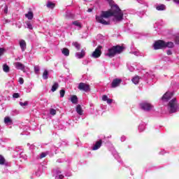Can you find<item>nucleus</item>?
<instances>
[{
    "label": "nucleus",
    "mask_w": 179,
    "mask_h": 179,
    "mask_svg": "<svg viewBox=\"0 0 179 179\" xmlns=\"http://www.w3.org/2000/svg\"><path fill=\"white\" fill-rule=\"evenodd\" d=\"M108 2L110 10L108 11H102L100 15H96V20L98 23L103 24L104 26H108L111 24V20L110 17L113 16V22L114 23H120L124 20V13L118 6L114 4L113 0H105Z\"/></svg>",
    "instance_id": "f257e3e1"
},
{
    "label": "nucleus",
    "mask_w": 179,
    "mask_h": 179,
    "mask_svg": "<svg viewBox=\"0 0 179 179\" xmlns=\"http://www.w3.org/2000/svg\"><path fill=\"white\" fill-rule=\"evenodd\" d=\"M122 51H124V47L116 45L109 48L106 55L112 58V57H114L116 54H121Z\"/></svg>",
    "instance_id": "f03ea898"
},
{
    "label": "nucleus",
    "mask_w": 179,
    "mask_h": 179,
    "mask_svg": "<svg viewBox=\"0 0 179 179\" xmlns=\"http://www.w3.org/2000/svg\"><path fill=\"white\" fill-rule=\"evenodd\" d=\"M168 110L171 114L179 111V105L178 102L177 101V99L173 98L172 100L169 101L168 105Z\"/></svg>",
    "instance_id": "7ed1b4c3"
},
{
    "label": "nucleus",
    "mask_w": 179,
    "mask_h": 179,
    "mask_svg": "<svg viewBox=\"0 0 179 179\" xmlns=\"http://www.w3.org/2000/svg\"><path fill=\"white\" fill-rule=\"evenodd\" d=\"M140 107L144 111H151V110H153V106L148 102L141 103Z\"/></svg>",
    "instance_id": "20e7f679"
},
{
    "label": "nucleus",
    "mask_w": 179,
    "mask_h": 179,
    "mask_svg": "<svg viewBox=\"0 0 179 179\" xmlns=\"http://www.w3.org/2000/svg\"><path fill=\"white\" fill-rule=\"evenodd\" d=\"M166 42L164 41L159 40L154 43V50H162L164 48Z\"/></svg>",
    "instance_id": "39448f33"
},
{
    "label": "nucleus",
    "mask_w": 179,
    "mask_h": 179,
    "mask_svg": "<svg viewBox=\"0 0 179 179\" xmlns=\"http://www.w3.org/2000/svg\"><path fill=\"white\" fill-rule=\"evenodd\" d=\"M78 89L79 90H82L83 92L87 93V92H90V85L85 83H80L78 85Z\"/></svg>",
    "instance_id": "423d86ee"
},
{
    "label": "nucleus",
    "mask_w": 179,
    "mask_h": 179,
    "mask_svg": "<svg viewBox=\"0 0 179 179\" xmlns=\"http://www.w3.org/2000/svg\"><path fill=\"white\" fill-rule=\"evenodd\" d=\"M101 55V46H98L95 50L92 52V58H99Z\"/></svg>",
    "instance_id": "0eeeda50"
},
{
    "label": "nucleus",
    "mask_w": 179,
    "mask_h": 179,
    "mask_svg": "<svg viewBox=\"0 0 179 179\" xmlns=\"http://www.w3.org/2000/svg\"><path fill=\"white\" fill-rule=\"evenodd\" d=\"M121 82L122 80L121 78H115L111 83V87L115 89V87H118L120 85H121Z\"/></svg>",
    "instance_id": "6e6552de"
},
{
    "label": "nucleus",
    "mask_w": 179,
    "mask_h": 179,
    "mask_svg": "<svg viewBox=\"0 0 179 179\" xmlns=\"http://www.w3.org/2000/svg\"><path fill=\"white\" fill-rule=\"evenodd\" d=\"M171 97H173V92H166L162 97V101H169Z\"/></svg>",
    "instance_id": "1a4fd4ad"
},
{
    "label": "nucleus",
    "mask_w": 179,
    "mask_h": 179,
    "mask_svg": "<svg viewBox=\"0 0 179 179\" xmlns=\"http://www.w3.org/2000/svg\"><path fill=\"white\" fill-rule=\"evenodd\" d=\"M71 24L74 26L76 30H80L82 29V22H79V20L73 21Z\"/></svg>",
    "instance_id": "9d476101"
},
{
    "label": "nucleus",
    "mask_w": 179,
    "mask_h": 179,
    "mask_svg": "<svg viewBox=\"0 0 179 179\" xmlns=\"http://www.w3.org/2000/svg\"><path fill=\"white\" fill-rule=\"evenodd\" d=\"M86 55V52L85 49H83L80 52H76V57L78 59H82Z\"/></svg>",
    "instance_id": "9b49d317"
},
{
    "label": "nucleus",
    "mask_w": 179,
    "mask_h": 179,
    "mask_svg": "<svg viewBox=\"0 0 179 179\" xmlns=\"http://www.w3.org/2000/svg\"><path fill=\"white\" fill-rule=\"evenodd\" d=\"M102 143H103V141L101 140L96 141L92 149L93 150H98V149H100V148H101Z\"/></svg>",
    "instance_id": "f8f14e48"
},
{
    "label": "nucleus",
    "mask_w": 179,
    "mask_h": 179,
    "mask_svg": "<svg viewBox=\"0 0 179 179\" xmlns=\"http://www.w3.org/2000/svg\"><path fill=\"white\" fill-rule=\"evenodd\" d=\"M14 66H15L16 69H20V71H24V64L20 62H15Z\"/></svg>",
    "instance_id": "ddd939ff"
},
{
    "label": "nucleus",
    "mask_w": 179,
    "mask_h": 179,
    "mask_svg": "<svg viewBox=\"0 0 179 179\" xmlns=\"http://www.w3.org/2000/svg\"><path fill=\"white\" fill-rule=\"evenodd\" d=\"M20 47L22 52H24V51H26V41L24 40H21L20 41Z\"/></svg>",
    "instance_id": "4468645a"
},
{
    "label": "nucleus",
    "mask_w": 179,
    "mask_h": 179,
    "mask_svg": "<svg viewBox=\"0 0 179 179\" xmlns=\"http://www.w3.org/2000/svg\"><path fill=\"white\" fill-rule=\"evenodd\" d=\"M103 101H106L107 104H111L113 103V99H109L107 95H103L102 96Z\"/></svg>",
    "instance_id": "2eb2a0df"
},
{
    "label": "nucleus",
    "mask_w": 179,
    "mask_h": 179,
    "mask_svg": "<svg viewBox=\"0 0 179 179\" xmlns=\"http://www.w3.org/2000/svg\"><path fill=\"white\" fill-rule=\"evenodd\" d=\"M34 15L31 11H29L27 14H25V17L27 18L28 20H33Z\"/></svg>",
    "instance_id": "dca6fc26"
},
{
    "label": "nucleus",
    "mask_w": 179,
    "mask_h": 179,
    "mask_svg": "<svg viewBox=\"0 0 179 179\" xmlns=\"http://www.w3.org/2000/svg\"><path fill=\"white\" fill-rule=\"evenodd\" d=\"M76 112L78 113V115H83V110H82V106H80V105H78L76 106Z\"/></svg>",
    "instance_id": "f3484780"
},
{
    "label": "nucleus",
    "mask_w": 179,
    "mask_h": 179,
    "mask_svg": "<svg viewBox=\"0 0 179 179\" xmlns=\"http://www.w3.org/2000/svg\"><path fill=\"white\" fill-rule=\"evenodd\" d=\"M70 100L73 104H78V96L76 95L71 96Z\"/></svg>",
    "instance_id": "a211bd4d"
},
{
    "label": "nucleus",
    "mask_w": 179,
    "mask_h": 179,
    "mask_svg": "<svg viewBox=\"0 0 179 179\" xmlns=\"http://www.w3.org/2000/svg\"><path fill=\"white\" fill-rule=\"evenodd\" d=\"M4 123L6 124V125H12V119H10V117H6L4 118Z\"/></svg>",
    "instance_id": "6ab92c4d"
},
{
    "label": "nucleus",
    "mask_w": 179,
    "mask_h": 179,
    "mask_svg": "<svg viewBox=\"0 0 179 179\" xmlns=\"http://www.w3.org/2000/svg\"><path fill=\"white\" fill-rule=\"evenodd\" d=\"M140 79L141 78H139V76H136L131 79V81L134 85H138V83H139Z\"/></svg>",
    "instance_id": "aec40b11"
},
{
    "label": "nucleus",
    "mask_w": 179,
    "mask_h": 179,
    "mask_svg": "<svg viewBox=\"0 0 179 179\" xmlns=\"http://www.w3.org/2000/svg\"><path fill=\"white\" fill-rule=\"evenodd\" d=\"M174 47V43L173 42H165L164 48H173Z\"/></svg>",
    "instance_id": "412c9836"
},
{
    "label": "nucleus",
    "mask_w": 179,
    "mask_h": 179,
    "mask_svg": "<svg viewBox=\"0 0 179 179\" xmlns=\"http://www.w3.org/2000/svg\"><path fill=\"white\" fill-rule=\"evenodd\" d=\"M62 52L63 55H65V57H69V50L68 48H64L62 50Z\"/></svg>",
    "instance_id": "4be33fe9"
},
{
    "label": "nucleus",
    "mask_w": 179,
    "mask_h": 179,
    "mask_svg": "<svg viewBox=\"0 0 179 179\" xmlns=\"http://www.w3.org/2000/svg\"><path fill=\"white\" fill-rule=\"evenodd\" d=\"M56 177L55 179H63L64 178V175L61 174V171H56Z\"/></svg>",
    "instance_id": "5701e85b"
},
{
    "label": "nucleus",
    "mask_w": 179,
    "mask_h": 179,
    "mask_svg": "<svg viewBox=\"0 0 179 179\" xmlns=\"http://www.w3.org/2000/svg\"><path fill=\"white\" fill-rule=\"evenodd\" d=\"M3 72H6V73H8V72H9V71H10V68L9 67V66H8V64H3Z\"/></svg>",
    "instance_id": "b1692460"
},
{
    "label": "nucleus",
    "mask_w": 179,
    "mask_h": 179,
    "mask_svg": "<svg viewBox=\"0 0 179 179\" xmlns=\"http://www.w3.org/2000/svg\"><path fill=\"white\" fill-rule=\"evenodd\" d=\"M157 10H166V6L164 4H161L156 7Z\"/></svg>",
    "instance_id": "393cba45"
},
{
    "label": "nucleus",
    "mask_w": 179,
    "mask_h": 179,
    "mask_svg": "<svg viewBox=\"0 0 179 179\" xmlns=\"http://www.w3.org/2000/svg\"><path fill=\"white\" fill-rule=\"evenodd\" d=\"M113 156H114L115 159H117V162H119V163H121V159L120 158V155L118 154V152L115 151L113 153Z\"/></svg>",
    "instance_id": "a878e982"
},
{
    "label": "nucleus",
    "mask_w": 179,
    "mask_h": 179,
    "mask_svg": "<svg viewBox=\"0 0 179 179\" xmlns=\"http://www.w3.org/2000/svg\"><path fill=\"white\" fill-rule=\"evenodd\" d=\"M0 164L1 166H3V164H6V160L5 159V157L3 156L0 155Z\"/></svg>",
    "instance_id": "bb28decb"
},
{
    "label": "nucleus",
    "mask_w": 179,
    "mask_h": 179,
    "mask_svg": "<svg viewBox=\"0 0 179 179\" xmlns=\"http://www.w3.org/2000/svg\"><path fill=\"white\" fill-rule=\"evenodd\" d=\"M43 79L45 80L48 79V71L45 70L43 73Z\"/></svg>",
    "instance_id": "cd10ccee"
},
{
    "label": "nucleus",
    "mask_w": 179,
    "mask_h": 179,
    "mask_svg": "<svg viewBox=\"0 0 179 179\" xmlns=\"http://www.w3.org/2000/svg\"><path fill=\"white\" fill-rule=\"evenodd\" d=\"M58 83H55L54 85L52 87V92H55V90H57V89H58Z\"/></svg>",
    "instance_id": "c85d7f7f"
},
{
    "label": "nucleus",
    "mask_w": 179,
    "mask_h": 179,
    "mask_svg": "<svg viewBox=\"0 0 179 179\" xmlns=\"http://www.w3.org/2000/svg\"><path fill=\"white\" fill-rule=\"evenodd\" d=\"M138 129L141 132H143V131H145V123H142L138 126Z\"/></svg>",
    "instance_id": "c756f323"
},
{
    "label": "nucleus",
    "mask_w": 179,
    "mask_h": 179,
    "mask_svg": "<svg viewBox=\"0 0 179 179\" xmlns=\"http://www.w3.org/2000/svg\"><path fill=\"white\" fill-rule=\"evenodd\" d=\"M73 45L77 49L80 50V44H79L78 42L73 43Z\"/></svg>",
    "instance_id": "7c9ffc66"
},
{
    "label": "nucleus",
    "mask_w": 179,
    "mask_h": 179,
    "mask_svg": "<svg viewBox=\"0 0 179 179\" xmlns=\"http://www.w3.org/2000/svg\"><path fill=\"white\" fill-rule=\"evenodd\" d=\"M27 27L29 30H33V25L31 24V23H30V22H27Z\"/></svg>",
    "instance_id": "2f4dec72"
},
{
    "label": "nucleus",
    "mask_w": 179,
    "mask_h": 179,
    "mask_svg": "<svg viewBox=\"0 0 179 179\" xmlns=\"http://www.w3.org/2000/svg\"><path fill=\"white\" fill-rule=\"evenodd\" d=\"M50 114L51 115H55V114H57V110H55L54 108H50Z\"/></svg>",
    "instance_id": "473e14b6"
},
{
    "label": "nucleus",
    "mask_w": 179,
    "mask_h": 179,
    "mask_svg": "<svg viewBox=\"0 0 179 179\" xmlns=\"http://www.w3.org/2000/svg\"><path fill=\"white\" fill-rule=\"evenodd\" d=\"M54 6H55V4H54V3H52V2H48L47 4V7L50 8L51 9H52Z\"/></svg>",
    "instance_id": "72a5a7b5"
},
{
    "label": "nucleus",
    "mask_w": 179,
    "mask_h": 179,
    "mask_svg": "<svg viewBox=\"0 0 179 179\" xmlns=\"http://www.w3.org/2000/svg\"><path fill=\"white\" fill-rule=\"evenodd\" d=\"M6 51V50H5V48H0V57H2V55L3 54H5V52Z\"/></svg>",
    "instance_id": "f704fd0d"
},
{
    "label": "nucleus",
    "mask_w": 179,
    "mask_h": 179,
    "mask_svg": "<svg viewBox=\"0 0 179 179\" xmlns=\"http://www.w3.org/2000/svg\"><path fill=\"white\" fill-rule=\"evenodd\" d=\"M48 155V152H42L40 155V159H43V157H45Z\"/></svg>",
    "instance_id": "c9c22d12"
},
{
    "label": "nucleus",
    "mask_w": 179,
    "mask_h": 179,
    "mask_svg": "<svg viewBox=\"0 0 179 179\" xmlns=\"http://www.w3.org/2000/svg\"><path fill=\"white\" fill-rule=\"evenodd\" d=\"M27 104H29V103H27V101L20 102V105L21 106V107H26V106H27Z\"/></svg>",
    "instance_id": "e433bc0d"
},
{
    "label": "nucleus",
    "mask_w": 179,
    "mask_h": 179,
    "mask_svg": "<svg viewBox=\"0 0 179 179\" xmlns=\"http://www.w3.org/2000/svg\"><path fill=\"white\" fill-rule=\"evenodd\" d=\"M65 96V90H60V97H64Z\"/></svg>",
    "instance_id": "4c0bfd02"
},
{
    "label": "nucleus",
    "mask_w": 179,
    "mask_h": 179,
    "mask_svg": "<svg viewBox=\"0 0 179 179\" xmlns=\"http://www.w3.org/2000/svg\"><path fill=\"white\" fill-rule=\"evenodd\" d=\"M137 71H141V69H143V67L141 66V64H137V67L136 68Z\"/></svg>",
    "instance_id": "58836bf2"
},
{
    "label": "nucleus",
    "mask_w": 179,
    "mask_h": 179,
    "mask_svg": "<svg viewBox=\"0 0 179 179\" xmlns=\"http://www.w3.org/2000/svg\"><path fill=\"white\" fill-rule=\"evenodd\" d=\"M40 176H41V171L38 170V171L36 172V177H40Z\"/></svg>",
    "instance_id": "ea45409f"
},
{
    "label": "nucleus",
    "mask_w": 179,
    "mask_h": 179,
    "mask_svg": "<svg viewBox=\"0 0 179 179\" xmlns=\"http://www.w3.org/2000/svg\"><path fill=\"white\" fill-rule=\"evenodd\" d=\"M40 71V67H38V66H34V71L35 72H39Z\"/></svg>",
    "instance_id": "a19ab883"
},
{
    "label": "nucleus",
    "mask_w": 179,
    "mask_h": 179,
    "mask_svg": "<svg viewBox=\"0 0 179 179\" xmlns=\"http://www.w3.org/2000/svg\"><path fill=\"white\" fill-rule=\"evenodd\" d=\"M13 97L14 99H19V94L18 93H15L13 94Z\"/></svg>",
    "instance_id": "79ce46f5"
},
{
    "label": "nucleus",
    "mask_w": 179,
    "mask_h": 179,
    "mask_svg": "<svg viewBox=\"0 0 179 179\" xmlns=\"http://www.w3.org/2000/svg\"><path fill=\"white\" fill-rule=\"evenodd\" d=\"M19 83H20V85H23V83H24V80H23L22 78H19Z\"/></svg>",
    "instance_id": "37998d69"
},
{
    "label": "nucleus",
    "mask_w": 179,
    "mask_h": 179,
    "mask_svg": "<svg viewBox=\"0 0 179 179\" xmlns=\"http://www.w3.org/2000/svg\"><path fill=\"white\" fill-rule=\"evenodd\" d=\"M131 54H134V55H136V57H139V52L138 51L132 52Z\"/></svg>",
    "instance_id": "c03bdc74"
},
{
    "label": "nucleus",
    "mask_w": 179,
    "mask_h": 179,
    "mask_svg": "<svg viewBox=\"0 0 179 179\" xmlns=\"http://www.w3.org/2000/svg\"><path fill=\"white\" fill-rule=\"evenodd\" d=\"M127 139V138L125 137V136H122L120 138L121 142H125V140Z\"/></svg>",
    "instance_id": "a18cd8bd"
},
{
    "label": "nucleus",
    "mask_w": 179,
    "mask_h": 179,
    "mask_svg": "<svg viewBox=\"0 0 179 179\" xmlns=\"http://www.w3.org/2000/svg\"><path fill=\"white\" fill-rule=\"evenodd\" d=\"M83 65H87V64H89V61L85 59V60L83 61Z\"/></svg>",
    "instance_id": "49530a36"
},
{
    "label": "nucleus",
    "mask_w": 179,
    "mask_h": 179,
    "mask_svg": "<svg viewBox=\"0 0 179 179\" xmlns=\"http://www.w3.org/2000/svg\"><path fill=\"white\" fill-rule=\"evenodd\" d=\"M129 71H130V72H134V71H135V68L131 66V67H129Z\"/></svg>",
    "instance_id": "de8ad7c7"
},
{
    "label": "nucleus",
    "mask_w": 179,
    "mask_h": 179,
    "mask_svg": "<svg viewBox=\"0 0 179 179\" xmlns=\"http://www.w3.org/2000/svg\"><path fill=\"white\" fill-rule=\"evenodd\" d=\"M175 43L176 44H179V39H178V37H176V39H175Z\"/></svg>",
    "instance_id": "09e8293b"
},
{
    "label": "nucleus",
    "mask_w": 179,
    "mask_h": 179,
    "mask_svg": "<svg viewBox=\"0 0 179 179\" xmlns=\"http://www.w3.org/2000/svg\"><path fill=\"white\" fill-rule=\"evenodd\" d=\"M166 54H167V55H171V54H173V52H171V50H167Z\"/></svg>",
    "instance_id": "8fccbe9b"
},
{
    "label": "nucleus",
    "mask_w": 179,
    "mask_h": 179,
    "mask_svg": "<svg viewBox=\"0 0 179 179\" xmlns=\"http://www.w3.org/2000/svg\"><path fill=\"white\" fill-rule=\"evenodd\" d=\"M4 13H8V6L4 8Z\"/></svg>",
    "instance_id": "3c124183"
},
{
    "label": "nucleus",
    "mask_w": 179,
    "mask_h": 179,
    "mask_svg": "<svg viewBox=\"0 0 179 179\" xmlns=\"http://www.w3.org/2000/svg\"><path fill=\"white\" fill-rule=\"evenodd\" d=\"M173 2H175L176 5H179V0H173Z\"/></svg>",
    "instance_id": "603ef678"
},
{
    "label": "nucleus",
    "mask_w": 179,
    "mask_h": 179,
    "mask_svg": "<svg viewBox=\"0 0 179 179\" xmlns=\"http://www.w3.org/2000/svg\"><path fill=\"white\" fill-rule=\"evenodd\" d=\"M164 153H166L165 150H162L159 152V155H164Z\"/></svg>",
    "instance_id": "864d4df0"
},
{
    "label": "nucleus",
    "mask_w": 179,
    "mask_h": 179,
    "mask_svg": "<svg viewBox=\"0 0 179 179\" xmlns=\"http://www.w3.org/2000/svg\"><path fill=\"white\" fill-rule=\"evenodd\" d=\"M57 163H62L63 160L61 159H59L57 160Z\"/></svg>",
    "instance_id": "5fc2aeb1"
},
{
    "label": "nucleus",
    "mask_w": 179,
    "mask_h": 179,
    "mask_svg": "<svg viewBox=\"0 0 179 179\" xmlns=\"http://www.w3.org/2000/svg\"><path fill=\"white\" fill-rule=\"evenodd\" d=\"M29 149H34V145H31L29 146Z\"/></svg>",
    "instance_id": "6e6d98bb"
},
{
    "label": "nucleus",
    "mask_w": 179,
    "mask_h": 179,
    "mask_svg": "<svg viewBox=\"0 0 179 179\" xmlns=\"http://www.w3.org/2000/svg\"><path fill=\"white\" fill-rule=\"evenodd\" d=\"M138 2L139 3H143V0H138Z\"/></svg>",
    "instance_id": "4d7b16f0"
},
{
    "label": "nucleus",
    "mask_w": 179,
    "mask_h": 179,
    "mask_svg": "<svg viewBox=\"0 0 179 179\" xmlns=\"http://www.w3.org/2000/svg\"><path fill=\"white\" fill-rule=\"evenodd\" d=\"M92 10H93V9L89 8V9L87 10V12H92Z\"/></svg>",
    "instance_id": "13d9d810"
},
{
    "label": "nucleus",
    "mask_w": 179,
    "mask_h": 179,
    "mask_svg": "<svg viewBox=\"0 0 179 179\" xmlns=\"http://www.w3.org/2000/svg\"><path fill=\"white\" fill-rule=\"evenodd\" d=\"M54 149H55V148L52 147V148L51 149V152H52L54 150Z\"/></svg>",
    "instance_id": "bf43d9fd"
},
{
    "label": "nucleus",
    "mask_w": 179,
    "mask_h": 179,
    "mask_svg": "<svg viewBox=\"0 0 179 179\" xmlns=\"http://www.w3.org/2000/svg\"><path fill=\"white\" fill-rule=\"evenodd\" d=\"M27 93H30V90H27Z\"/></svg>",
    "instance_id": "052dcab7"
},
{
    "label": "nucleus",
    "mask_w": 179,
    "mask_h": 179,
    "mask_svg": "<svg viewBox=\"0 0 179 179\" xmlns=\"http://www.w3.org/2000/svg\"><path fill=\"white\" fill-rule=\"evenodd\" d=\"M84 1H86V0H84Z\"/></svg>",
    "instance_id": "680f3d73"
}]
</instances>
